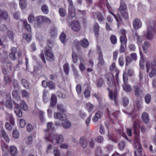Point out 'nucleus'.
I'll list each match as a JSON object with an SVG mask.
<instances>
[{
    "label": "nucleus",
    "instance_id": "1",
    "mask_svg": "<svg viewBox=\"0 0 156 156\" xmlns=\"http://www.w3.org/2000/svg\"><path fill=\"white\" fill-rule=\"evenodd\" d=\"M110 70L111 73L106 74L105 75L107 84L109 87L113 89V92H119L120 89L118 80L119 70L118 69H110Z\"/></svg>",
    "mask_w": 156,
    "mask_h": 156
},
{
    "label": "nucleus",
    "instance_id": "2",
    "mask_svg": "<svg viewBox=\"0 0 156 156\" xmlns=\"http://www.w3.org/2000/svg\"><path fill=\"white\" fill-rule=\"evenodd\" d=\"M52 122L47 123V129L45 130L46 139L48 141L55 144H59L63 142V136L58 134H55L53 132L55 129L52 127Z\"/></svg>",
    "mask_w": 156,
    "mask_h": 156
},
{
    "label": "nucleus",
    "instance_id": "3",
    "mask_svg": "<svg viewBox=\"0 0 156 156\" xmlns=\"http://www.w3.org/2000/svg\"><path fill=\"white\" fill-rule=\"evenodd\" d=\"M140 81L134 85V94L136 97L142 98L144 95L143 91L141 88L142 87L143 83L142 81L143 74L141 70H140Z\"/></svg>",
    "mask_w": 156,
    "mask_h": 156
},
{
    "label": "nucleus",
    "instance_id": "4",
    "mask_svg": "<svg viewBox=\"0 0 156 156\" xmlns=\"http://www.w3.org/2000/svg\"><path fill=\"white\" fill-rule=\"evenodd\" d=\"M147 25V29L146 37L148 39L151 40L156 33V21L149 20Z\"/></svg>",
    "mask_w": 156,
    "mask_h": 156
},
{
    "label": "nucleus",
    "instance_id": "5",
    "mask_svg": "<svg viewBox=\"0 0 156 156\" xmlns=\"http://www.w3.org/2000/svg\"><path fill=\"white\" fill-rule=\"evenodd\" d=\"M118 12L124 20H127L129 19L127 6L125 3L121 2H120L119 6L118 9Z\"/></svg>",
    "mask_w": 156,
    "mask_h": 156
},
{
    "label": "nucleus",
    "instance_id": "6",
    "mask_svg": "<svg viewBox=\"0 0 156 156\" xmlns=\"http://www.w3.org/2000/svg\"><path fill=\"white\" fill-rule=\"evenodd\" d=\"M35 21L38 27H40L43 23L50 24L51 23V20L45 16H39L36 17Z\"/></svg>",
    "mask_w": 156,
    "mask_h": 156
},
{
    "label": "nucleus",
    "instance_id": "7",
    "mask_svg": "<svg viewBox=\"0 0 156 156\" xmlns=\"http://www.w3.org/2000/svg\"><path fill=\"white\" fill-rule=\"evenodd\" d=\"M74 42L77 49L80 48V45L84 48H86L89 45V41L86 39H83L80 41L75 40L74 41Z\"/></svg>",
    "mask_w": 156,
    "mask_h": 156
},
{
    "label": "nucleus",
    "instance_id": "8",
    "mask_svg": "<svg viewBox=\"0 0 156 156\" xmlns=\"http://www.w3.org/2000/svg\"><path fill=\"white\" fill-rule=\"evenodd\" d=\"M134 144L137 151L139 154L140 156H142L143 154L142 152L143 148L141 145L140 143V138L136 136L134 138Z\"/></svg>",
    "mask_w": 156,
    "mask_h": 156
},
{
    "label": "nucleus",
    "instance_id": "9",
    "mask_svg": "<svg viewBox=\"0 0 156 156\" xmlns=\"http://www.w3.org/2000/svg\"><path fill=\"white\" fill-rule=\"evenodd\" d=\"M107 90L108 91V95L109 98L111 100H114L115 105L117 106L118 104L117 98L118 96V92H113L112 90L109 87L107 88Z\"/></svg>",
    "mask_w": 156,
    "mask_h": 156
},
{
    "label": "nucleus",
    "instance_id": "10",
    "mask_svg": "<svg viewBox=\"0 0 156 156\" xmlns=\"http://www.w3.org/2000/svg\"><path fill=\"white\" fill-rule=\"evenodd\" d=\"M69 3L68 7L69 15L72 18L76 16V9L74 7L72 0H68Z\"/></svg>",
    "mask_w": 156,
    "mask_h": 156
},
{
    "label": "nucleus",
    "instance_id": "11",
    "mask_svg": "<svg viewBox=\"0 0 156 156\" xmlns=\"http://www.w3.org/2000/svg\"><path fill=\"white\" fill-rule=\"evenodd\" d=\"M44 53L46 59L49 61H52L54 60L55 56L52 53V49L48 48H45Z\"/></svg>",
    "mask_w": 156,
    "mask_h": 156
},
{
    "label": "nucleus",
    "instance_id": "12",
    "mask_svg": "<svg viewBox=\"0 0 156 156\" xmlns=\"http://www.w3.org/2000/svg\"><path fill=\"white\" fill-rule=\"evenodd\" d=\"M133 126L134 129V138H135L136 136H137L138 138H140L139 131V129H140V126L139 125L138 121H134L133 124Z\"/></svg>",
    "mask_w": 156,
    "mask_h": 156
},
{
    "label": "nucleus",
    "instance_id": "13",
    "mask_svg": "<svg viewBox=\"0 0 156 156\" xmlns=\"http://www.w3.org/2000/svg\"><path fill=\"white\" fill-rule=\"evenodd\" d=\"M133 25L134 29L135 30H137L141 27L142 23L140 19L135 18L133 20Z\"/></svg>",
    "mask_w": 156,
    "mask_h": 156
},
{
    "label": "nucleus",
    "instance_id": "14",
    "mask_svg": "<svg viewBox=\"0 0 156 156\" xmlns=\"http://www.w3.org/2000/svg\"><path fill=\"white\" fill-rule=\"evenodd\" d=\"M71 28L72 30L74 31H79L80 29V26L79 22L78 21H75L71 24Z\"/></svg>",
    "mask_w": 156,
    "mask_h": 156
},
{
    "label": "nucleus",
    "instance_id": "15",
    "mask_svg": "<svg viewBox=\"0 0 156 156\" xmlns=\"http://www.w3.org/2000/svg\"><path fill=\"white\" fill-rule=\"evenodd\" d=\"M66 116V115L64 114H60L59 112H55L54 113V118L61 121L66 120L67 119Z\"/></svg>",
    "mask_w": 156,
    "mask_h": 156
},
{
    "label": "nucleus",
    "instance_id": "16",
    "mask_svg": "<svg viewBox=\"0 0 156 156\" xmlns=\"http://www.w3.org/2000/svg\"><path fill=\"white\" fill-rule=\"evenodd\" d=\"M146 68H156V58H154L152 61H149L146 62Z\"/></svg>",
    "mask_w": 156,
    "mask_h": 156
},
{
    "label": "nucleus",
    "instance_id": "17",
    "mask_svg": "<svg viewBox=\"0 0 156 156\" xmlns=\"http://www.w3.org/2000/svg\"><path fill=\"white\" fill-rule=\"evenodd\" d=\"M100 26L97 23H95L93 26V30L94 33L95 37L98 39L99 36V32Z\"/></svg>",
    "mask_w": 156,
    "mask_h": 156
},
{
    "label": "nucleus",
    "instance_id": "18",
    "mask_svg": "<svg viewBox=\"0 0 156 156\" xmlns=\"http://www.w3.org/2000/svg\"><path fill=\"white\" fill-rule=\"evenodd\" d=\"M15 105L14 107V112L18 116L21 117L22 115V111L20 109L19 107V105L14 102V104Z\"/></svg>",
    "mask_w": 156,
    "mask_h": 156
},
{
    "label": "nucleus",
    "instance_id": "19",
    "mask_svg": "<svg viewBox=\"0 0 156 156\" xmlns=\"http://www.w3.org/2000/svg\"><path fill=\"white\" fill-rule=\"evenodd\" d=\"M6 97L9 99L5 102L6 105L8 108L12 109L13 108L14 102H12L11 101L10 94L7 95Z\"/></svg>",
    "mask_w": 156,
    "mask_h": 156
},
{
    "label": "nucleus",
    "instance_id": "20",
    "mask_svg": "<svg viewBox=\"0 0 156 156\" xmlns=\"http://www.w3.org/2000/svg\"><path fill=\"white\" fill-rule=\"evenodd\" d=\"M103 115L102 113L99 111H97L95 115L92 118V121L94 122H97L98 119L101 118Z\"/></svg>",
    "mask_w": 156,
    "mask_h": 156
},
{
    "label": "nucleus",
    "instance_id": "21",
    "mask_svg": "<svg viewBox=\"0 0 156 156\" xmlns=\"http://www.w3.org/2000/svg\"><path fill=\"white\" fill-rule=\"evenodd\" d=\"M0 134L2 137L4 139L5 141L8 143H9V139L5 131L2 129Z\"/></svg>",
    "mask_w": 156,
    "mask_h": 156
},
{
    "label": "nucleus",
    "instance_id": "22",
    "mask_svg": "<svg viewBox=\"0 0 156 156\" xmlns=\"http://www.w3.org/2000/svg\"><path fill=\"white\" fill-rule=\"evenodd\" d=\"M105 82L103 79L101 78H98L97 81L96 85L98 87L101 88L105 85Z\"/></svg>",
    "mask_w": 156,
    "mask_h": 156
},
{
    "label": "nucleus",
    "instance_id": "23",
    "mask_svg": "<svg viewBox=\"0 0 156 156\" xmlns=\"http://www.w3.org/2000/svg\"><path fill=\"white\" fill-rule=\"evenodd\" d=\"M142 119L143 122L145 123H147L149 121V116L148 114L145 112H143L142 115Z\"/></svg>",
    "mask_w": 156,
    "mask_h": 156
},
{
    "label": "nucleus",
    "instance_id": "24",
    "mask_svg": "<svg viewBox=\"0 0 156 156\" xmlns=\"http://www.w3.org/2000/svg\"><path fill=\"white\" fill-rule=\"evenodd\" d=\"M11 49L12 51L10 53L9 57L12 60H14L16 58L15 56V51H16V48L13 47Z\"/></svg>",
    "mask_w": 156,
    "mask_h": 156
},
{
    "label": "nucleus",
    "instance_id": "25",
    "mask_svg": "<svg viewBox=\"0 0 156 156\" xmlns=\"http://www.w3.org/2000/svg\"><path fill=\"white\" fill-rule=\"evenodd\" d=\"M57 102V99L56 96L55 95H52L51 99L50 107H53L55 106Z\"/></svg>",
    "mask_w": 156,
    "mask_h": 156
},
{
    "label": "nucleus",
    "instance_id": "26",
    "mask_svg": "<svg viewBox=\"0 0 156 156\" xmlns=\"http://www.w3.org/2000/svg\"><path fill=\"white\" fill-rule=\"evenodd\" d=\"M80 143L83 148H85L86 147L87 145V142L86 139L85 137L82 136L80 138Z\"/></svg>",
    "mask_w": 156,
    "mask_h": 156
},
{
    "label": "nucleus",
    "instance_id": "27",
    "mask_svg": "<svg viewBox=\"0 0 156 156\" xmlns=\"http://www.w3.org/2000/svg\"><path fill=\"white\" fill-rule=\"evenodd\" d=\"M10 153L12 156H15L17 154V150L16 147L14 146H11L10 147Z\"/></svg>",
    "mask_w": 156,
    "mask_h": 156
},
{
    "label": "nucleus",
    "instance_id": "28",
    "mask_svg": "<svg viewBox=\"0 0 156 156\" xmlns=\"http://www.w3.org/2000/svg\"><path fill=\"white\" fill-rule=\"evenodd\" d=\"M15 35V34L13 31L10 30L7 31V36L12 41L14 40Z\"/></svg>",
    "mask_w": 156,
    "mask_h": 156
},
{
    "label": "nucleus",
    "instance_id": "29",
    "mask_svg": "<svg viewBox=\"0 0 156 156\" xmlns=\"http://www.w3.org/2000/svg\"><path fill=\"white\" fill-rule=\"evenodd\" d=\"M23 25L24 27L28 32H31V28L30 24H28L27 20H25L23 21Z\"/></svg>",
    "mask_w": 156,
    "mask_h": 156
},
{
    "label": "nucleus",
    "instance_id": "30",
    "mask_svg": "<svg viewBox=\"0 0 156 156\" xmlns=\"http://www.w3.org/2000/svg\"><path fill=\"white\" fill-rule=\"evenodd\" d=\"M86 106V109L89 112H91L93 110L94 107V105L90 102L87 103Z\"/></svg>",
    "mask_w": 156,
    "mask_h": 156
},
{
    "label": "nucleus",
    "instance_id": "31",
    "mask_svg": "<svg viewBox=\"0 0 156 156\" xmlns=\"http://www.w3.org/2000/svg\"><path fill=\"white\" fill-rule=\"evenodd\" d=\"M110 39L112 44L115 45L117 44V39L115 35H112L110 37Z\"/></svg>",
    "mask_w": 156,
    "mask_h": 156
},
{
    "label": "nucleus",
    "instance_id": "32",
    "mask_svg": "<svg viewBox=\"0 0 156 156\" xmlns=\"http://www.w3.org/2000/svg\"><path fill=\"white\" fill-rule=\"evenodd\" d=\"M123 88L124 90L126 92H129L132 90V88L127 83H124L122 85Z\"/></svg>",
    "mask_w": 156,
    "mask_h": 156
},
{
    "label": "nucleus",
    "instance_id": "33",
    "mask_svg": "<svg viewBox=\"0 0 156 156\" xmlns=\"http://www.w3.org/2000/svg\"><path fill=\"white\" fill-rule=\"evenodd\" d=\"M21 83L24 88L28 89L29 88V82L25 79H22L21 80Z\"/></svg>",
    "mask_w": 156,
    "mask_h": 156
},
{
    "label": "nucleus",
    "instance_id": "34",
    "mask_svg": "<svg viewBox=\"0 0 156 156\" xmlns=\"http://www.w3.org/2000/svg\"><path fill=\"white\" fill-rule=\"evenodd\" d=\"M27 1L26 0H20L19 2L20 6L22 9H25L27 5Z\"/></svg>",
    "mask_w": 156,
    "mask_h": 156
},
{
    "label": "nucleus",
    "instance_id": "35",
    "mask_svg": "<svg viewBox=\"0 0 156 156\" xmlns=\"http://www.w3.org/2000/svg\"><path fill=\"white\" fill-rule=\"evenodd\" d=\"M120 41L121 44L126 45L127 40L126 36H120Z\"/></svg>",
    "mask_w": 156,
    "mask_h": 156
},
{
    "label": "nucleus",
    "instance_id": "36",
    "mask_svg": "<svg viewBox=\"0 0 156 156\" xmlns=\"http://www.w3.org/2000/svg\"><path fill=\"white\" fill-rule=\"evenodd\" d=\"M41 9L43 13L45 14H48L49 12L48 8L47 5L45 4L41 6Z\"/></svg>",
    "mask_w": 156,
    "mask_h": 156
},
{
    "label": "nucleus",
    "instance_id": "37",
    "mask_svg": "<svg viewBox=\"0 0 156 156\" xmlns=\"http://www.w3.org/2000/svg\"><path fill=\"white\" fill-rule=\"evenodd\" d=\"M150 45V42L148 41H146L144 42V44L143 45L142 47L144 52L146 53L147 51V48Z\"/></svg>",
    "mask_w": 156,
    "mask_h": 156
},
{
    "label": "nucleus",
    "instance_id": "38",
    "mask_svg": "<svg viewBox=\"0 0 156 156\" xmlns=\"http://www.w3.org/2000/svg\"><path fill=\"white\" fill-rule=\"evenodd\" d=\"M126 146V143L123 141H120L118 144V147L119 149L123 151L125 148Z\"/></svg>",
    "mask_w": 156,
    "mask_h": 156
},
{
    "label": "nucleus",
    "instance_id": "39",
    "mask_svg": "<svg viewBox=\"0 0 156 156\" xmlns=\"http://www.w3.org/2000/svg\"><path fill=\"white\" fill-rule=\"evenodd\" d=\"M20 108L24 110L28 109V107L25 101H21L20 105Z\"/></svg>",
    "mask_w": 156,
    "mask_h": 156
},
{
    "label": "nucleus",
    "instance_id": "40",
    "mask_svg": "<svg viewBox=\"0 0 156 156\" xmlns=\"http://www.w3.org/2000/svg\"><path fill=\"white\" fill-rule=\"evenodd\" d=\"M47 44L48 47H46L45 48H48L49 49H52L54 46L53 41L50 39L48 40L47 42Z\"/></svg>",
    "mask_w": 156,
    "mask_h": 156
},
{
    "label": "nucleus",
    "instance_id": "41",
    "mask_svg": "<svg viewBox=\"0 0 156 156\" xmlns=\"http://www.w3.org/2000/svg\"><path fill=\"white\" fill-rule=\"evenodd\" d=\"M123 105L124 107L127 106L129 103V100L128 98L125 97L122 99Z\"/></svg>",
    "mask_w": 156,
    "mask_h": 156
},
{
    "label": "nucleus",
    "instance_id": "42",
    "mask_svg": "<svg viewBox=\"0 0 156 156\" xmlns=\"http://www.w3.org/2000/svg\"><path fill=\"white\" fill-rule=\"evenodd\" d=\"M99 62L98 63V65L99 66H103L105 62L103 58V56L100 55L98 57Z\"/></svg>",
    "mask_w": 156,
    "mask_h": 156
},
{
    "label": "nucleus",
    "instance_id": "43",
    "mask_svg": "<svg viewBox=\"0 0 156 156\" xmlns=\"http://www.w3.org/2000/svg\"><path fill=\"white\" fill-rule=\"evenodd\" d=\"M145 101L147 104H149L151 101V97L149 94H147L144 97Z\"/></svg>",
    "mask_w": 156,
    "mask_h": 156
},
{
    "label": "nucleus",
    "instance_id": "44",
    "mask_svg": "<svg viewBox=\"0 0 156 156\" xmlns=\"http://www.w3.org/2000/svg\"><path fill=\"white\" fill-rule=\"evenodd\" d=\"M96 17L98 20L100 22H103L105 20L103 15L101 13L98 14Z\"/></svg>",
    "mask_w": 156,
    "mask_h": 156
},
{
    "label": "nucleus",
    "instance_id": "45",
    "mask_svg": "<svg viewBox=\"0 0 156 156\" xmlns=\"http://www.w3.org/2000/svg\"><path fill=\"white\" fill-rule=\"evenodd\" d=\"M12 136L15 139H17L19 137V133L17 129H15L12 132Z\"/></svg>",
    "mask_w": 156,
    "mask_h": 156
},
{
    "label": "nucleus",
    "instance_id": "46",
    "mask_svg": "<svg viewBox=\"0 0 156 156\" xmlns=\"http://www.w3.org/2000/svg\"><path fill=\"white\" fill-rule=\"evenodd\" d=\"M44 113L42 111L39 112V118L41 121L42 123H44L45 122V120L44 117Z\"/></svg>",
    "mask_w": 156,
    "mask_h": 156
},
{
    "label": "nucleus",
    "instance_id": "47",
    "mask_svg": "<svg viewBox=\"0 0 156 156\" xmlns=\"http://www.w3.org/2000/svg\"><path fill=\"white\" fill-rule=\"evenodd\" d=\"M44 113L42 111L39 112V118L41 121L42 123H44L45 122V120L44 117Z\"/></svg>",
    "mask_w": 156,
    "mask_h": 156
},
{
    "label": "nucleus",
    "instance_id": "48",
    "mask_svg": "<svg viewBox=\"0 0 156 156\" xmlns=\"http://www.w3.org/2000/svg\"><path fill=\"white\" fill-rule=\"evenodd\" d=\"M59 13L61 16L64 17L65 16L66 12L65 9L61 8L59 9Z\"/></svg>",
    "mask_w": 156,
    "mask_h": 156
},
{
    "label": "nucleus",
    "instance_id": "49",
    "mask_svg": "<svg viewBox=\"0 0 156 156\" xmlns=\"http://www.w3.org/2000/svg\"><path fill=\"white\" fill-rule=\"evenodd\" d=\"M66 35L64 33H62L60 36V39L62 43H64L66 41Z\"/></svg>",
    "mask_w": 156,
    "mask_h": 156
},
{
    "label": "nucleus",
    "instance_id": "50",
    "mask_svg": "<svg viewBox=\"0 0 156 156\" xmlns=\"http://www.w3.org/2000/svg\"><path fill=\"white\" fill-rule=\"evenodd\" d=\"M72 58L73 62L74 63H76L78 61L77 55L76 53L73 51L72 54Z\"/></svg>",
    "mask_w": 156,
    "mask_h": 156
},
{
    "label": "nucleus",
    "instance_id": "51",
    "mask_svg": "<svg viewBox=\"0 0 156 156\" xmlns=\"http://www.w3.org/2000/svg\"><path fill=\"white\" fill-rule=\"evenodd\" d=\"M62 126L65 128L68 129L71 126V123L69 122H67L62 123Z\"/></svg>",
    "mask_w": 156,
    "mask_h": 156
},
{
    "label": "nucleus",
    "instance_id": "52",
    "mask_svg": "<svg viewBox=\"0 0 156 156\" xmlns=\"http://www.w3.org/2000/svg\"><path fill=\"white\" fill-rule=\"evenodd\" d=\"M21 93L23 97H25L28 99L29 98V93L25 90H22Z\"/></svg>",
    "mask_w": 156,
    "mask_h": 156
},
{
    "label": "nucleus",
    "instance_id": "53",
    "mask_svg": "<svg viewBox=\"0 0 156 156\" xmlns=\"http://www.w3.org/2000/svg\"><path fill=\"white\" fill-rule=\"evenodd\" d=\"M149 76L150 78L154 77L156 75V69H151L150 72L149 73Z\"/></svg>",
    "mask_w": 156,
    "mask_h": 156
},
{
    "label": "nucleus",
    "instance_id": "54",
    "mask_svg": "<svg viewBox=\"0 0 156 156\" xmlns=\"http://www.w3.org/2000/svg\"><path fill=\"white\" fill-rule=\"evenodd\" d=\"M76 90L78 95L80 94L81 90V86L80 84H77L76 86Z\"/></svg>",
    "mask_w": 156,
    "mask_h": 156
},
{
    "label": "nucleus",
    "instance_id": "55",
    "mask_svg": "<svg viewBox=\"0 0 156 156\" xmlns=\"http://www.w3.org/2000/svg\"><path fill=\"white\" fill-rule=\"evenodd\" d=\"M35 18L34 15L31 14L29 16L28 18V20L29 23H32L34 21Z\"/></svg>",
    "mask_w": 156,
    "mask_h": 156
},
{
    "label": "nucleus",
    "instance_id": "56",
    "mask_svg": "<svg viewBox=\"0 0 156 156\" xmlns=\"http://www.w3.org/2000/svg\"><path fill=\"white\" fill-rule=\"evenodd\" d=\"M48 86L50 90H53L55 88V85L53 82L49 81L48 82Z\"/></svg>",
    "mask_w": 156,
    "mask_h": 156
},
{
    "label": "nucleus",
    "instance_id": "57",
    "mask_svg": "<svg viewBox=\"0 0 156 156\" xmlns=\"http://www.w3.org/2000/svg\"><path fill=\"white\" fill-rule=\"evenodd\" d=\"M133 61L131 57L128 56L126 57V66L129 65Z\"/></svg>",
    "mask_w": 156,
    "mask_h": 156
},
{
    "label": "nucleus",
    "instance_id": "58",
    "mask_svg": "<svg viewBox=\"0 0 156 156\" xmlns=\"http://www.w3.org/2000/svg\"><path fill=\"white\" fill-rule=\"evenodd\" d=\"M18 90H13L12 92V97L14 98H16L19 96V94Z\"/></svg>",
    "mask_w": 156,
    "mask_h": 156
},
{
    "label": "nucleus",
    "instance_id": "59",
    "mask_svg": "<svg viewBox=\"0 0 156 156\" xmlns=\"http://www.w3.org/2000/svg\"><path fill=\"white\" fill-rule=\"evenodd\" d=\"M84 94L85 98H88L90 95V91L88 89H86L84 92Z\"/></svg>",
    "mask_w": 156,
    "mask_h": 156
},
{
    "label": "nucleus",
    "instance_id": "60",
    "mask_svg": "<svg viewBox=\"0 0 156 156\" xmlns=\"http://www.w3.org/2000/svg\"><path fill=\"white\" fill-rule=\"evenodd\" d=\"M119 64L120 66H122L124 65V61L122 56H120L119 58Z\"/></svg>",
    "mask_w": 156,
    "mask_h": 156
},
{
    "label": "nucleus",
    "instance_id": "61",
    "mask_svg": "<svg viewBox=\"0 0 156 156\" xmlns=\"http://www.w3.org/2000/svg\"><path fill=\"white\" fill-rule=\"evenodd\" d=\"M50 34L51 37L54 36L56 34V31L55 28L52 27L50 30Z\"/></svg>",
    "mask_w": 156,
    "mask_h": 156
},
{
    "label": "nucleus",
    "instance_id": "62",
    "mask_svg": "<svg viewBox=\"0 0 156 156\" xmlns=\"http://www.w3.org/2000/svg\"><path fill=\"white\" fill-rule=\"evenodd\" d=\"M108 136H109V139L114 142H116V139L115 136L113 134H108Z\"/></svg>",
    "mask_w": 156,
    "mask_h": 156
},
{
    "label": "nucleus",
    "instance_id": "63",
    "mask_svg": "<svg viewBox=\"0 0 156 156\" xmlns=\"http://www.w3.org/2000/svg\"><path fill=\"white\" fill-rule=\"evenodd\" d=\"M20 126L21 128L24 127L26 124L25 120L23 119H21L20 120Z\"/></svg>",
    "mask_w": 156,
    "mask_h": 156
},
{
    "label": "nucleus",
    "instance_id": "64",
    "mask_svg": "<svg viewBox=\"0 0 156 156\" xmlns=\"http://www.w3.org/2000/svg\"><path fill=\"white\" fill-rule=\"evenodd\" d=\"M80 63L79 65V68H85L84 66L85 63V60L82 59L80 60Z\"/></svg>",
    "mask_w": 156,
    "mask_h": 156
}]
</instances>
